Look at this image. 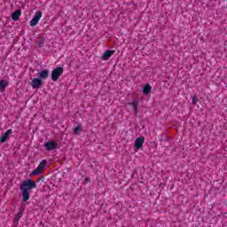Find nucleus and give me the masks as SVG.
I'll list each match as a JSON object with an SVG mask.
<instances>
[{"label": "nucleus", "instance_id": "obj_4", "mask_svg": "<svg viewBox=\"0 0 227 227\" xmlns=\"http://www.w3.org/2000/svg\"><path fill=\"white\" fill-rule=\"evenodd\" d=\"M30 84L34 90H38L43 86V82L40 78H34Z\"/></svg>", "mask_w": 227, "mask_h": 227}, {"label": "nucleus", "instance_id": "obj_2", "mask_svg": "<svg viewBox=\"0 0 227 227\" xmlns=\"http://www.w3.org/2000/svg\"><path fill=\"white\" fill-rule=\"evenodd\" d=\"M63 72H65V69L62 67H56L51 72V81L56 82V81H58V79H59L60 75H63Z\"/></svg>", "mask_w": 227, "mask_h": 227}, {"label": "nucleus", "instance_id": "obj_20", "mask_svg": "<svg viewBox=\"0 0 227 227\" xmlns=\"http://www.w3.org/2000/svg\"><path fill=\"white\" fill-rule=\"evenodd\" d=\"M45 42V39H42L41 41L38 42V47H42Z\"/></svg>", "mask_w": 227, "mask_h": 227}, {"label": "nucleus", "instance_id": "obj_13", "mask_svg": "<svg viewBox=\"0 0 227 227\" xmlns=\"http://www.w3.org/2000/svg\"><path fill=\"white\" fill-rule=\"evenodd\" d=\"M129 106H132L133 110H135V113H137V106H139V102L137 100H134L131 103H128Z\"/></svg>", "mask_w": 227, "mask_h": 227}, {"label": "nucleus", "instance_id": "obj_17", "mask_svg": "<svg viewBox=\"0 0 227 227\" xmlns=\"http://www.w3.org/2000/svg\"><path fill=\"white\" fill-rule=\"evenodd\" d=\"M42 171H43V170H42V168L37 167V168H35L34 171H32L30 175L32 176H35L36 175H41Z\"/></svg>", "mask_w": 227, "mask_h": 227}, {"label": "nucleus", "instance_id": "obj_1", "mask_svg": "<svg viewBox=\"0 0 227 227\" xmlns=\"http://www.w3.org/2000/svg\"><path fill=\"white\" fill-rule=\"evenodd\" d=\"M31 189H36V183L35 181L28 178L21 183L20 191L23 201H28L29 198H31L29 193Z\"/></svg>", "mask_w": 227, "mask_h": 227}, {"label": "nucleus", "instance_id": "obj_12", "mask_svg": "<svg viewBox=\"0 0 227 227\" xmlns=\"http://www.w3.org/2000/svg\"><path fill=\"white\" fill-rule=\"evenodd\" d=\"M150 91H152V86L149 83H146L143 88L144 95H149Z\"/></svg>", "mask_w": 227, "mask_h": 227}, {"label": "nucleus", "instance_id": "obj_21", "mask_svg": "<svg viewBox=\"0 0 227 227\" xmlns=\"http://www.w3.org/2000/svg\"><path fill=\"white\" fill-rule=\"evenodd\" d=\"M90 180L91 179L90 177H85L84 181H83L84 185H86V184H88V182H90Z\"/></svg>", "mask_w": 227, "mask_h": 227}, {"label": "nucleus", "instance_id": "obj_3", "mask_svg": "<svg viewBox=\"0 0 227 227\" xmlns=\"http://www.w3.org/2000/svg\"><path fill=\"white\" fill-rule=\"evenodd\" d=\"M41 19H42V11H37L30 21L31 27H35V26H36V24L40 22Z\"/></svg>", "mask_w": 227, "mask_h": 227}, {"label": "nucleus", "instance_id": "obj_9", "mask_svg": "<svg viewBox=\"0 0 227 227\" xmlns=\"http://www.w3.org/2000/svg\"><path fill=\"white\" fill-rule=\"evenodd\" d=\"M20 15H22V11L18 9L12 13V20H14V22H17V20L20 19Z\"/></svg>", "mask_w": 227, "mask_h": 227}, {"label": "nucleus", "instance_id": "obj_16", "mask_svg": "<svg viewBox=\"0 0 227 227\" xmlns=\"http://www.w3.org/2000/svg\"><path fill=\"white\" fill-rule=\"evenodd\" d=\"M42 171H43V170H42V168L37 167V168H35L34 171H32L30 175L32 176H35L36 175H41Z\"/></svg>", "mask_w": 227, "mask_h": 227}, {"label": "nucleus", "instance_id": "obj_14", "mask_svg": "<svg viewBox=\"0 0 227 227\" xmlns=\"http://www.w3.org/2000/svg\"><path fill=\"white\" fill-rule=\"evenodd\" d=\"M6 86H8V82L4 80L0 81V91H3V90L6 89Z\"/></svg>", "mask_w": 227, "mask_h": 227}, {"label": "nucleus", "instance_id": "obj_19", "mask_svg": "<svg viewBox=\"0 0 227 227\" xmlns=\"http://www.w3.org/2000/svg\"><path fill=\"white\" fill-rule=\"evenodd\" d=\"M198 96H193V98H192V104L193 105V106H196V104H198Z\"/></svg>", "mask_w": 227, "mask_h": 227}, {"label": "nucleus", "instance_id": "obj_7", "mask_svg": "<svg viewBox=\"0 0 227 227\" xmlns=\"http://www.w3.org/2000/svg\"><path fill=\"white\" fill-rule=\"evenodd\" d=\"M114 52H116V51L107 50L106 51H105L103 53V56L101 57V59H103L104 61H107V59H109V58H111V56H113V54H114Z\"/></svg>", "mask_w": 227, "mask_h": 227}, {"label": "nucleus", "instance_id": "obj_10", "mask_svg": "<svg viewBox=\"0 0 227 227\" xmlns=\"http://www.w3.org/2000/svg\"><path fill=\"white\" fill-rule=\"evenodd\" d=\"M37 77L40 78L41 81L47 79V77H49V70L48 69L41 70L37 74Z\"/></svg>", "mask_w": 227, "mask_h": 227}, {"label": "nucleus", "instance_id": "obj_6", "mask_svg": "<svg viewBox=\"0 0 227 227\" xmlns=\"http://www.w3.org/2000/svg\"><path fill=\"white\" fill-rule=\"evenodd\" d=\"M145 144V137H139L135 140V148L137 150H139L143 148V145Z\"/></svg>", "mask_w": 227, "mask_h": 227}, {"label": "nucleus", "instance_id": "obj_5", "mask_svg": "<svg viewBox=\"0 0 227 227\" xmlns=\"http://www.w3.org/2000/svg\"><path fill=\"white\" fill-rule=\"evenodd\" d=\"M44 148L48 152H52V150H56L58 148V144L54 141H48L45 143Z\"/></svg>", "mask_w": 227, "mask_h": 227}, {"label": "nucleus", "instance_id": "obj_11", "mask_svg": "<svg viewBox=\"0 0 227 227\" xmlns=\"http://www.w3.org/2000/svg\"><path fill=\"white\" fill-rule=\"evenodd\" d=\"M23 214H24V207H20L19 212L14 218L15 224H17V223H19V221H20V217H22Z\"/></svg>", "mask_w": 227, "mask_h": 227}, {"label": "nucleus", "instance_id": "obj_8", "mask_svg": "<svg viewBox=\"0 0 227 227\" xmlns=\"http://www.w3.org/2000/svg\"><path fill=\"white\" fill-rule=\"evenodd\" d=\"M13 133V130L8 129L1 137H0V143H6L8 141L10 135Z\"/></svg>", "mask_w": 227, "mask_h": 227}, {"label": "nucleus", "instance_id": "obj_18", "mask_svg": "<svg viewBox=\"0 0 227 227\" xmlns=\"http://www.w3.org/2000/svg\"><path fill=\"white\" fill-rule=\"evenodd\" d=\"M45 164H47V160H43L38 166V168L43 171V169H45Z\"/></svg>", "mask_w": 227, "mask_h": 227}, {"label": "nucleus", "instance_id": "obj_15", "mask_svg": "<svg viewBox=\"0 0 227 227\" xmlns=\"http://www.w3.org/2000/svg\"><path fill=\"white\" fill-rule=\"evenodd\" d=\"M81 130H82V126L81 124H79L78 126H76L74 129V134H75L76 136L81 134Z\"/></svg>", "mask_w": 227, "mask_h": 227}]
</instances>
